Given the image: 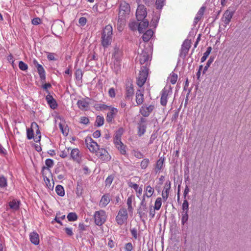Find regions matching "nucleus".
I'll return each mask as SVG.
<instances>
[{
  "label": "nucleus",
  "mask_w": 251,
  "mask_h": 251,
  "mask_svg": "<svg viewBox=\"0 0 251 251\" xmlns=\"http://www.w3.org/2000/svg\"><path fill=\"white\" fill-rule=\"evenodd\" d=\"M160 18V14H155L153 16V19L151 20V23H152L153 25H156V24L158 23Z\"/></svg>",
  "instance_id": "51"
},
{
  "label": "nucleus",
  "mask_w": 251,
  "mask_h": 251,
  "mask_svg": "<svg viewBox=\"0 0 251 251\" xmlns=\"http://www.w3.org/2000/svg\"><path fill=\"white\" fill-rule=\"evenodd\" d=\"M65 218V215H62L59 217H57L56 216L55 218L54 219V220L52 221V223H53L54 221H55L56 222L59 223V224H61V222L60 221V219H62V220H63Z\"/></svg>",
  "instance_id": "59"
},
{
  "label": "nucleus",
  "mask_w": 251,
  "mask_h": 251,
  "mask_svg": "<svg viewBox=\"0 0 251 251\" xmlns=\"http://www.w3.org/2000/svg\"><path fill=\"white\" fill-rule=\"evenodd\" d=\"M128 218L127 211L125 208H121L118 212L116 217V222L119 226L126 223Z\"/></svg>",
  "instance_id": "6"
},
{
  "label": "nucleus",
  "mask_w": 251,
  "mask_h": 251,
  "mask_svg": "<svg viewBox=\"0 0 251 251\" xmlns=\"http://www.w3.org/2000/svg\"><path fill=\"white\" fill-rule=\"evenodd\" d=\"M46 100L51 108L54 109L56 108L57 104L52 96L48 95L46 96Z\"/></svg>",
  "instance_id": "22"
},
{
  "label": "nucleus",
  "mask_w": 251,
  "mask_h": 251,
  "mask_svg": "<svg viewBox=\"0 0 251 251\" xmlns=\"http://www.w3.org/2000/svg\"><path fill=\"white\" fill-rule=\"evenodd\" d=\"M136 102L137 105H141L144 102V94L141 90H138L136 92Z\"/></svg>",
  "instance_id": "24"
},
{
  "label": "nucleus",
  "mask_w": 251,
  "mask_h": 251,
  "mask_svg": "<svg viewBox=\"0 0 251 251\" xmlns=\"http://www.w3.org/2000/svg\"><path fill=\"white\" fill-rule=\"evenodd\" d=\"M19 67L22 71H26L28 69V66L26 64L22 61H20L19 63Z\"/></svg>",
  "instance_id": "48"
},
{
  "label": "nucleus",
  "mask_w": 251,
  "mask_h": 251,
  "mask_svg": "<svg viewBox=\"0 0 251 251\" xmlns=\"http://www.w3.org/2000/svg\"><path fill=\"white\" fill-rule=\"evenodd\" d=\"M171 188V182L170 181H166L162 192V199L164 201H166L168 198L169 191Z\"/></svg>",
  "instance_id": "16"
},
{
  "label": "nucleus",
  "mask_w": 251,
  "mask_h": 251,
  "mask_svg": "<svg viewBox=\"0 0 251 251\" xmlns=\"http://www.w3.org/2000/svg\"><path fill=\"white\" fill-rule=\"evenodd\" d=\"M53 161L51 159H47L45 160V164L47 166L46 167H43L42 171L45 169H49L50 168H51L53 166Z\"/></svg>",
  "instance_id": "36"
},
{
  "label": "nucleus",
  "mask_w": 251,
  "mask_h": 251,
  "mask_svg": "<svg viewBox=\"0 0 251 251\" xmlns=\"http://www.w3.org/2000/svg\"><path fill=\"white\" fill-rule=\"evenodd\" d=\"M130 232L132 236L135 238L137 239L138 237V231L136 228H132L130 229Z\"/></svg>",
  "instance_id": "57"
},
{
  "label": "nucleus",
  "mask_w": 251,
  "mask_h": 251,
  "mask_svg": "<svg viewBox=\"0 0 251 251\" xmlns=\"http://www.w3.org/2000/svg\"><path fill=\"white\" fill-rule=\"evenodd\" d=\"M27 138L28 139L30 140L32 138L34 139L35 137L33 136V130L32 128H27L26 130Z\"/></svg>",
  "instance_id": "47"
},
{
  "label": "nucleus",
  "mask_w": 251,
  "mask_h": 251,
  "mask_svg": "<svg viewBox=\"0 0 251 251\" xmlns=\"http://www.w3.org/2000/svg\"><path fill=\"white\" fill-rule=\"evenodd\" d=\"M138 134L139 136H141L146 132V125H143V124H138Z\"/></svg>",
  "instance_id": "34"
},
{
  "label": "nucleus",
  "mask_w": 251,
  "mask_h": 251,
  "mask_svg": "<svg viewBox=\"0 0 251 251\" xmlns=\"http://www.w3.org/2000/svg\"><path fill=\"white\" fill-rule=\"evenodd\" d=\"M170 82L172 84H174L176 83L177 79V75L175 73H172L170 75L169 77L168 78Z\"/></svg>",
  "instance_id": "42"
},
{
  "label": "nucleus",
  "mask_w": 251,
  "mask_h": 251,
  "mask_svg": "<svg viewBox=\"0 0 251 251\" xmlns=\"http://www.w3.org/2000/svg\"><path fill=\"white\" fill-rule=\"evenodd\" d=\"M147 206H139L138 209V214L141 218H145L147 216Z\"/></svg>",
  "instance_id": "27"
},
{
  "label": "nucleus",
  "mask_w": 251,
  "mask_h": 251,
  "mask_svg": "<svg viewBox=\"0 0 251 251\" xmlns=\"http://www.w3.org/2000/svg\"><path fill=\"white\" fill-rule=\"evenodd\" d=\"M94 218L95 224L98 226H101L106 222L107 215L105 211L100 210L95 212Z\"/></svg>",
  "instance_id": "4"
},
{
  "label": "nucleus",
  "mask_w": 251,
  "mask_h": 251,
  "mask_svg": "<svg viewBox=\"0 0 251 251\" xmlns=\"http://www.w3.org/2000/svg\"><path fill=\"white\" fill-rule=\"evenodd\" d=\"M134 199L135 197L133 195H131L129 196L127 199V209L129 213H132L133 207L132 205V203L133 201L134 200Z\"/></svg>",
  "instance_id": "29"
},
{
  "label": "nucleus",
  "mask_w": 251,
  "mask_h": 251,
  "mask_svg": "<svg viewBox=\"0 0 251 251\" xmlns=\"http://www.w3.org/2000/svg\"><path fill=\"white\" fill-rule=\"evenodd\" d=\"M44 179L48 188L50 190H52L53 188L54 182H51L50 179L47 176H44Z\"/></svg>",
  "instance_id": "38"
},
{
  "label": "nucleus",
  "mask_w": 251,
  "mask_h": 251,
  "mask_svg": "<svg viewBox=\"0 0 251 251\" xmlns=\"http://www.w3.org/2000/svg\"><path fill=\"white\" fill-rule=\"evenodd\" d=\"M191 46V41L189 40H185L181 47L180 55L181 56L185 57L188 53Z\"/></svg>",
  "instance_id": "13"
},
{
  "label": "nucleus",
  "mask_w": 251,
  "mask_h": 251,
  "mask_svg": "<svg viewBox=\"0 0 251 251\" xmlns=\"http://www.w3.org/2000/svg\"><path fill=\"white\" fill-rule=\"evenodd\" d=\"M172 94V90L170 86L165 87L161 91L160 103L163 106H165L167 103L168 97Z\"/></svg>",
  "instance_id": "9"
},
{
  "label": "nucleus",
  "mask_w": 251,
  "mask_h": 251,
  "mask_svg": "<svg viewBox=\"0 0 251 251\" xmlns=\"http://www.w3.org/2000/svg\"><path fill=\"white\" fill-rule=\"evenodd\" d=\"M213 61V59L211 57H210L208 59V60L207 62L206 66L204 68V69L203 71V74H204L206 72V71L207 70L208 68L209 67L210 65H211V64L212 63Z\"/></svg>",
  "instance_id": "55"
},
{
  "label": "nucleus",
  "mask_w": 251,
  "mask_h": 251,
  "mask_svg": "<svg viewBox=\"0 0 251 251\" xmlns=\"http://www.w3.org/2000/svg\"><path fill=\"white\" fill-rule=\"evenodd\" d=\"M154 192V189L153 187L150 185H145L144 186V195L146 196L147 198H151Z\"/></svg>",
  "instance_id": "21"
},
{
  "label": "nucleus",
  "mask_w": 251,
  "mask_h": 251,
  "mask_svg": "<svg viewBox=\"0 0 251 251\" xmlns=\"http://www.w3.org/2000/svg\"><path fill=\"white\" fill-rule=\"evenodd\" d=\"M69 150L70 148H68L61 151L60 153L59 156L63 158L66 157L69 153Z\"/></svg>",
  "instance_id": "50"
},
{
  "label": "nucleus",
  "mask_w": 251,
  "mask_h": 251,
  "mask_svg": "<svg viewBox=\"0 0 251 251\" xmlns=\"http://www.w3.org/2000/svg\"><path fill=\"white\" fill-rule=\"evenodd\" d=\"M133 247L131 243H127L125 245V251H132Z\"/></svg>",
  "instance_id": "56"
},
{
  "label": "nucleus",
  "mask_w": 251,
  "mask_h": 251,
  "mask_svg": "<svg viewBox=\"0 0 251 251\" xmlns=\"http://www.w3.org/2000/svg\"><path fill=\"white\" fill-rule=\"evenodd\" d=\"M153 35V32L151 29L148 30L142 36L143 41L145 42H148L152 37Z\"/></svg>",
  "instance_id": "28"
},
{
  "label": "nucleus",
  "mask_w": 251,
  "mask_h": 251,
  "mask_svg": "<svg viewBox=\"0 0 251 251\" xmlns=\"http://www.w3.org/2000/svg\"><path fill=\"white\" fill-rule=\"evenodd\" d=\"M37 69L40 77L41 78V80L42 81L45 80L46 79V73L45 71L43 66L42 65L41 66H38V67L37 68Z\"/></svg>",
  "instance_id": "31"
},
{
  "label": "nucleus",
  "mask_w": 251,
  "mask_h": 251,
  "mask_svg": "<svg viewBox=\"0 0 251 251\" xmlns=\"http://www.w3.org/2000/svg\"><path fill=\"white\" fill-rule=\"evenodd\" d=\"M86 18L84 17H82L80 18H79L78 21L79 24L82 26L86 24Z\"/></svg>",
  "instance_id": "62"
},
{
  "label": "nucleus",
  "mask_w": 251,
  "mask_h": 251,
  "mask_svg": "<svg viewBox=\"0 0 251 251\" xmlns=\"http://www.w3.org/2000/svg\"><path fill=\"white\" fill-rule=\"evenodd\" d=\"M165 0H156L155 2L156 7L158 9H161L164 5Z\"/></svg>",
  "instance_id": "45"
},
{
  "label": "nucleus",
  "mask_w": 251,
  "mask_h": 251,
  "mask_svg": "<svg viewBox=\"0 0 251 251\" xmlns=\"http://www.w3.org/2000/svg\"><path fill=\"white\" fill-rule=\"evenodd\" d=\"M95 123L98 126H102L104 123L103 117L100 116H98L96 118Z\"/></svg>",
  "instance_id": "40"
},
{
  "label": "nucleus",
  "mask_w": 251,
  "mask_h": 251,
  "mask_svg": "<svg viewBox=\"0 0 251 251\" xmlns=\"http://www.w3.org/2000/svg\"><path fill=\"white\" fill-rule=\"evenodd\" d=\"M70 156L71 159L77 163H79L81 161V154L79 150L77 148L71 150Z\"/></svg>",
  "instance_id": "11"
},
{
  "label": "nucleus",
  "mask_w": 251,
  "mask_h": 251,
  "mask_svg": "<svg viewBox=\"0 0 251 251\" xmlns=\"http://www.w3.org/2000/svg\"><path fill=\"white\" fill-rule=\"evenodd\" d=\"M154 109V106L152 105H150L148 106H142L140 109V113L144 116V117H148L150 115L151 112L153 111Z\"/></svg>",
  "instance_id": "14"
},
{
  "label": "nucleus",
  "mask_w": 251,
  "mask_h": 251,
  "mask_svg": "<svg viewBox=\"0 0 251 251\" xmlns=\"http://www.w3.org/2000/svg\"><path fill=\"white\" fill-rule=\"evenodd\" d=\"M128 186L129 187H131L136 191L140 187H139L138 185L133 183L132 182H130L128 183Z\"/></svg>",
  "instance_id": "61"
},
{
  "label": "nucleus",
  "mask_w": 251,
  "mask_h": 251,
  "mask_svg": "<svg viewBox=\"0 0 251 251\" xmlns=\"http://www.w3.org/2000/svg\"><path fill=\"white\" fill-rule=\"evenodd\" d=\"M189 203L186 199L184 200L182 204L183 212L187 211L188 212Z\"/></svg>",
  "instance_id": "52"
},
{
  "label": "nucleus",
  "mask_w": 251,
  "mask_h": 251,
  "mask_svg": "<svg viewBox=\"0 0 251 251\" xmlns=\"http://www.w3.org/2000/svg\"><path fill=\"white\" fill-rule=\"evenodd\" d=\"M55 191L58 195L63 197L65 195V191L64 188L60 185H57L55 188Z\"/></svg>",
  "instance_id": "33"
},
{
  "label": "nucleus",
  "mask_w": 251,
  "mask_h": 251,
  "mask_svg": "<svg viewBox=\"0 0 251 251\" xmlns=\"http://www.w3.org/2000/svg\"><path fill=\"white\" fill-rule=\"evenodd\" d=\"M134 94V89L132 85L127 86L126 88V95L127 97H131Z\"/></svg>",
  "instance_id": "35"
},
{
  "label": "nucleus",
  "mask_w": 251,
  "mask_h": 251,
  "mask_svg": "<svg viewBox=\"0 0 251 251\" xmlns=\"http://www.w3.org/2000/svg\"><path fill=\"white\" fill-rule=\"evenodd\" d=\"M47 58L50 61H55L57 60V58H55V56L56 54L52 52H47Z\"/></svg>",
  "instance_id": "49"
},
{
  "label": "nucleus",
  "mask_w": 251,
  "mask_h": 251,
  "mask_svg": "<svg viewBox=\"0 0 251 251\" xmlns=\"http://www.w3.org/2000/svg\"><path fill=\"white\" fill-rule=\"evenodd\" d=\"M136 196L139 199H141V197L143 192L142 185L136 191Z\"/></svg>",
  "instance_id": "58"
},
{
  "label": "nucleus",
  "mask_w": 251,
  "mask_h": 251,
  "mask_svg": "<svg viewBox=\"0 0 251 251\" xmlns=\"http://www.w3.org/2000/svg\"><path fill=\"white\" fill-rule=\"evenodd\" d=\"M147 12L144 5H139L136 12V16L138 21H142L147 16Z\"/></svg>",
  "instance_id": "10"
},
{
  "label": "nucleus",
  "mask_w": 251,
  "mask_h": 251,
  "mask_svg": "<svg viewBox=\"0 0 251 251\" xmlns=\"http://www.w3.org/2000/svg\"><path fill=\"white\" fill-rule=\"evenodd\" d=\"M85 143L87 147L91 152H97L100 149L99 146L97 143L94 141V140L90 137H87L86 138Z\"/></svg>",
  "instance_id": "8"
},
{
  "label": "nucleus",
  "mask_w": 251,
  "mask_h": 251,
  "mask_svg": "<svg viewBox=\"0 0 251 251\" xmlns=\"http://www.w3.org/2000/svg\"><path fill=\"white\" fill-rule=\"evenodd\" d=\"M233 12L229 10H226L223 17H222V21L225 24V26L228 25L231 20L233 17Z\"/></svg>",
  "instance_id": "15"
},
{
  "label": "nucleus",
  "mask_w": 251,
  "mask_h": 251,
  "mask_svg": "<svg viewBox=\"0 0 251 251\" xmlns=\"http://www.w3.org/2000/svg\"><path fill=\"white\" fill-rule=\"evenodd\" d=\"M67 217L69 221H75L77 219V216L75 212L69 213Z\"/></svg>",
  "instance_id": "39"
},
{
  "label": "nucleus",
  "mask_w": 251,
  "mask_h": 251,
  "mask_svg": "<svg viewBox=\"0 0 251 251\" xmlns=\"http://www.w3.org/2000/svg\"><path fill=\"white\" fill-rule=\"evenodd\" d=\"M188 220V212L187 211L183 212L182 213L181 224L184 225Z\"/></svg>",
  "instance_id": "43"
},
{
  "label": "nucleus",
  "mask_w": 251,
  "mask_h": 251,
  "mask_svg": "<svg viewBox=\"0 0 251 251\" xmlns=\"http://www.w3.org/2000/svg\"><path fill=\"white\" fill-rule=\"evenodd\" d=\"M108 94H109V96L111 98L115 97V89L113 88H110L108 91Z\"/></svg>",
  "instance_id": "64"
},
{
  "label": "nucleus",
  "mask_w": 251,
  "mask_h": 251,
  "mask_svg": "<svg viewBox=\"0 0 251 251\" xmlns=\"http://www.w3.org/2000/svg\"><path fill=\"white\" fill-rule=\"evenodd\" d=\"M7 186V178L3 175H0V188H4Z\"/></svg>",
  "instance_id": "32"
},
{
  "label": "nucleus",
  "mask_w": 251,
  "mask_h": 251,
  "mask_svg": "<svg viewBox=\"0 0 251 251\" xmlns=\"http://www.w3.org/2000/svg\"><path fill=\"white\" fill-rule=\"evenodd\" d=\"M134 155L136 157L139 158V159L142 158L144 157L143 154L141 152H140L139 151H134Z\"/></svg>",
  "instance_id": "63"
},
{
  "label": "nucleus",
  "mask_w": 251,
  "mask_h": 251,
  "mask_svg": "<svg viewBox=\"0 0 251 251\" xmlns=\"http://www.w3.org/2000/svg\"><path fill=\"white\" fill-rule=\"evenodd\" d=\"M77 104L79 108L81 110H85L89 107V102L83 99L78 100Z\"/></svg>",
  "instance_id": "26"
},
{
  "label": "nucleus",
  "mask_w": 251,
  "mask_h": 251,
  "mask_svg": "<svg viewBox=\"0 0 251 251\" xmlns=\"http://www.w3.org/2000/svg\"><path fill=\"white\" fill-rule=\"evenodd\" d=\"M112 27L108 25L104 27L101 36V44L104 47H107L112 41Z\"/></svg>",
  "instance_id": "2"
},
{
  "label": "nucleus",
  "mask_w": 251,
  "mask_h": 251,
  "mask_svg": "<svg viewBox=\"0 0 251 251\" xmlns=\"http://www.w3.org/2000/svg\"><path fill=\"white\" fill-rule=\"evenodd\" d=\"M75 78L77 80H81L83 76V73L81 69H77L75 73Z\"/></svg>",
  "instance_id": "46"
},
{
  "label": "nucleus",
  "mask_w": 251,
  "mask_h": 251,
  "mask_svg": "<svg viewBox=\"0 0 251 251\" xmlns=\"http://www.w3.org/2000/svg\"><path fill=\"white\" fill-rule=\"evenodd\" d=\"M97 152V155L102 160L104 161H108L111 159V156L104 149H100Z\"/></svg>",
  "instance_id": "12"
},
{
  "label": "nucleus",
  "mask_w": 251,
  "mask_h": 251,
  "mask_svg": "<svg viewBox=\"0 0 251 251\" xmlns=\"http://www.w3.org/2000/svg\"><path fill=\"white\" fill-rule=\"evenodd\" d=\"M138 58L141 65H144V66H147L149 68V61H150V55L146 50L142 49L140 50H138Z\"/></svg>",
  "instance_id": "7"
},
{
  "label": "nucleus",
  "mask_w": 251,
  "mask_h": 251,
  "mask_svg": "<svg viewBox=\"0 0 251 251\" xmlns=\"http://www.w3.org/2000/svg\"><path fill=\"white\" fill-rule=\"evenodd\" d=\"M31 128L36 129V136L34 138V140L35 142H40L41 135V132L39 128L38 125L35 122H33L31 124Z\"/></svg>",
  "instance_id": "20"
},
{
  "label": "nucleus",
  "mask_w": 251,
  "mask_h": 251,
  "mask_svg": "<svg viewBox=\"0 0 251 251\" xmlns=\"http://www.w3.org/2000/svg\"><path fill=\"white\" fill-rule=\"evenodd\" d=\"M149 26V21L147 20H143L138 25V30L139 32L141 33H143L144 30Z\"/></svg>",
  "instance_id": "23"
},
{
  "label": "nucleus",
  "mask_w": 251,
  "mask_h": 251,
  "mask_svg": "<svg viewBox=\"0 0 251 251\" xmlns=\"http://www.w3.org/2000/svg\"><path fill=\"white\" fill-rule=\"evenodd\" d=\"M130 8L129 4L124 1L121 3L119 7L118 22L122 24L125 22L126 17L129 14Z\"/></svg>",
  "instance_id": "3"
},
{
  "label": "nucleus",
  "mask_w": 251,
  "mask_h": 251,
  "mask_svg": "<svg viewBox=\"0 0 251 251\" xmlns=\"http://www.w3.org/2000/svg\"><path fill=\"white\" fill-rule=\"evenodd\" d=\"M59 126L62 133L66 136L68 134V129L67 127L66 126L64 128L63 126L61 124H59Z\"/></svg>",
  "instance_id": "54"
},
{
  "label": "nucleus",
  "mask_w": 251,
  "mask_h": 251,
  "mask_svg": "<svg viewBox=\"0 0 251 251\" xmlns=\"http://www.w3.org/2000/svg\"><path fill=\"white\" fill-rule=\"evenodd\" d=\"M89 122V120L87 117H81L80 119V123L84 125H87L88 124Z\"/></svg>",
  "instance_id": "60"
},
{
  "label": "nucleus",
  "mask_w": 251,
  "mask_h": 251,
  "mask_svg": "<svg viewBox=\"0 0 251 251\" xmlns=\"http://www.w3.org/2000/svg\"><path fill=\"white\" fill-rule=\"evenodd\" d=\"M149 68L147 66H142L141 68L139 75L137 77V84L142 87L146 81L148 75Z\"/></svg>",
  "instance_id": "5"
},
{
  "label": "nucleus",
  "mask_w": 251,
  "mask_h": 251,
  "mask_svg": "<svg viewBox=\"0 0 251 251\" xmlns=\"http://www.w3.org/2000/svg\"><path fill=\"white\" fill-rule=\"evenodd\" d=\"M123 133L124 129L123 128H120L116 131L114 138V143L120 153L125 155L126 153V146L121 141V137Z\"/></svg>",
  "instance_id": "1"
},
{
  "label": "nucleus",
  "mask_w": 251,
  "mask_h": 251,
  "mask_svg": "<svg viewBox=\"0 0 251 251\" xmlns=\"http://www.w3.org/2000/svg\"><path fill=\"white\" fill-rule=\"evenodd\" d=\"M164 159L163 158H160L157 161L155 171L156 173L159 172L163 167L164 164Z\"/></svg>",
  "instance_id": "30"
},
{
  "label": "nucleus",
  "mask_w": 251,
  "mask_h": 251,
  "mask_svg": "<svg viewBox=\"0 0 251 251\" xmlns=\"http://www.w3.org/2000/svg\"><path fill=\"white\" fill-rule=\"evenodd\" d=\"M162 205V200L161 198H157L155 201L154 208L156 210L160 209Z\"/></svg>",
  "instance_id": "41"
},
{
  "label": "nucleus",
  "mask_w": 251,
  "mask_h": 251,
  "mask_svg": "<svg viewBox=\"0 0 251 251\" xmlns=\"http://www.w3.org/2000/svg\"><path fill=\"white\" fill-rule=\"evenodd\" d=\"M29 238L31 242L35 245H38L39 244V236L36 232H31L29 234Z\"/></svg>",
  "instance_id": "19"
},
{
  "label": "nucleus",
  "mask_w": 251,
  "mask_h": 251,
  "mask_svg": "<svg viewBox=\"0 0 251 251\" xmlns=\"http://www.w3.org/2000/svg\"><path fill=\"white\" fill-rule=\"evenodd\" d=\"M110 111L107 113L106 120L108 123H111L118 113V109L114 107H109Z\"/></svg>",
  "instance_id": "17"
},
{
  "label": "nucleus",
  "mask_w": 251,
  "mask_h": 251,
  "mask_svg": "<svg viewBox=\"0 0 251 251\" xmlns=\"http://www.w3.org/2000/svg\"><path fill=\"white\" fill-rule=\"evenodd\" d=\"M110 201L109 195L108 194H105L101 197L99 202V206L101 208L105 207L109 203Z\"/></svg>",
  "instance_id": "18"
},
{
  "label": "nucleus",
  "mask_w": 251,
  "mask_h": 251,
  "mask_svg": "<svg viewBox=\"0 0 251 251\" xmlns=\"http://www.w3.org/2000/svg\"><path fill=\"white\" fill-rule=\"evenodd\" d=\"M20 201L14 199L12 201L9 202L8 204L10 208L13 211H17L20 207Z\"/></svg>",
  "instance_id": "25"
},
{
  "label": "nucleus",
  "mask_w": 251,
  "mask_h": 251,
  "mask_svg": "<svg viewBox=\"0 0 251 251\" xmlns=\"http://www.w3.org/2000/svg\"><path fill=\"white\" fill-rule=\"evenodd\" d=\"M114 179V177L112 176H108L105 179V183L106 186H110Z\"/></svg>",
  "instance_id": "53"
},
{
  "label": "nucleus",
  "mask_w": 251,
  "mask_h": 251,
  "mask_svg": "<svg viewBox=\"0 0 251 251\" xmlns=\"http://www.w3.org/2000/svg\"><path fill=\"white\" fill-rule=\"evenodd\" d=\"M150 163L149 159H144L141 162V167L142 169H146Z\"/></svg>",
  "instance_id": "44"
},
{
  "label": "nucleus",
  "mask_w": 251,
  "mask_h": 251,
  "mask_svg": "<svg viewBox=\"0 0 251 251\" xmlns=\"http://www.w3.org/2000/svg\"><path fill=\"white\" fill-rule=\"evenodd\" d=\"M211 50H212V48L210 47H208L207 48L206 51L203 53V56L201 58V62H203L206 60L207 57L210 53Z\"/></svg>",
  "instance_id": "37"
}]
</instances>
